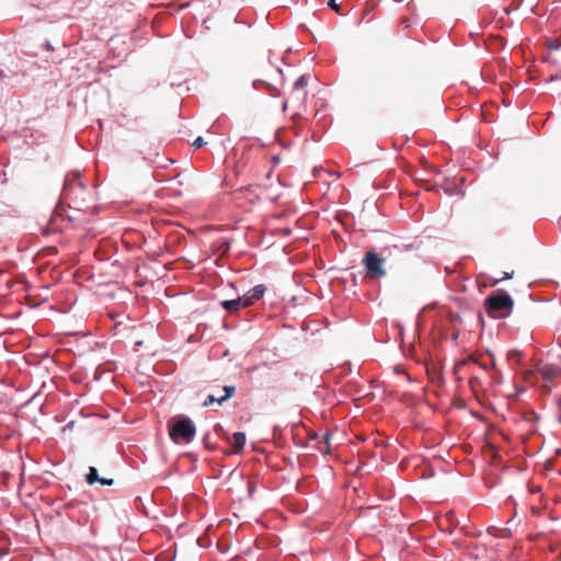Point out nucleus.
I'll use <instances>...</instances> for the list:
<instances>
[{
  "mask_svg": "<svg viewBox=\"0 0 561 561\" xmlns=\"http://www.w3.org/2000/svg\"><path fill=\"white\" fill-rule=\"evenodd\" d=\"M91 197V192L80 181V174L67 175L61 193V198L69 207L78 210H85L87 202Z\"/></svg>",
  "mask_w": 561,
  "mask_h": 561,
  "instance_id": "f257e3e1",
  "label": "nucleus"
},
{
  "mask_svg": "<svg viewBox=\"0 0 561 561\" xmlns=\"http://www.w3.org/2000/svg\"><path fill=\"white\" fill-rule=\"evenodd\" d=\"M484 307L490 317L506 318L512 313L514 300L506 291L496 290L485 298Z\"/></svg>",
  "mask_w": 561,
  "mask_h": 561,
  "instance_id": "f03ea898",
  "label": "nucleus"
},
{
  "mask_svg": "<svg viewBox=\"0 0 561 561\" xmlns=\"http://www.w3.org/2000/svg\"><path fill=\"white\" fill-rule=\"evenodd\" d=\"M195 434L196 427L188 417H181L169 424V436L175 444H190Z\"/></svg>",
  "mask_w": 561,
  "mask_h": 561,
  "instance_id": "7ed1b4c3",
  "label": "nucleus"
},
{
  "mask_svg": "<svg viewBox=\"0 0 561 561\" xmlns=\"http://www.w3.org/2000/svg\"><path fill=\"white\" fill-rule=\"evenodd\" d=\"M362 262L369 278H382L387 275L383 267L386 257L380 256L375 250L367 251Z\"/></svg>",
  "mask_w": 561,
  "mask_h": 561,
  "instance_id": "20e7f679",
  "label": "nucleus"
},
{
  "mask_svg": "<svg viewBox=\"0 0 561 561\" xmlns=\"http://www.w3.org/2000/svg\"><path fill=\"white\" fill-rule=\"evenodd\" d=\"M535 371H538L546 381H552L556 378H558L561 374V369L556 365H537L535 370H525L523 373L524 379L528 382H535Z\"/></svg>",
  "mask_w": 561,
  "mask_h": 561,
  "instance_id": "39448f33",
  "label": "nucleus"
},
{
  "mask_svg": "<svg viewBox=\"0 0 561 561\" xmlns=\"http://www.w3.org/2000/svg\"><path fill=\"white\" fill-rule=\"evenodd\" d=\"M308 84V77L307 76H300L294 83V89L291 91L290 98L294 102H297L299 104H304L307 92L305 91L306 87Z\"/></svg>",
  "mask_w": 561,
  "mask_h": 561,
  "instance_id": "423d86ee",
  "label": "nucleus"
},
{
  "mask_svg": "<svg viewBox=\"0 0 561 561\" xmlns=\"http://www.w3.org/2000/svg\"><path fill=\"white\" fill-rule=\"evenodd\" d=\"M220 305L226 311L230 313H234L239 311L241 308H244L240 297H238L237 299L224 300L220 302Z\"/></svg>",
  "mask_w": 561,
  "mask_h": 561,
  "instance_id": "0eeeda50",
  "label": "nucleus"
},
{
  "mask_svg": "<svg viewBox=\"0 0 561 561\" xmlns=\"http://www.w3.org/2000/svg\"><path fill=\"white\" fill-rule=\"evenodd\" d=\"M232 445L234 448V453L239 454L243 450L245 445V435L242 432H237L232 435Z\"/></svg>",
  "mask_w": 561,
  "mask_h": 561,
  "instance_id": "6e6552de",
  "label": "nucleus"
},
{
  "mask_svg": "<svg viewBox=\"0 0 561 561\" xmlns=\"http://www.w3.org/2000/svg\"><path fill=\"white\" fill-rule=\"evenodd\" d=\"M224 391H225V394L219 397L217 400L218 404H222L225 401L230 399L236 392V387L234 386H225Z\"/></svg>",
  "mask_w": 561,
  "mask_h": 561,
  "instance_id": "1a4fd4ad",
  "label": "nucleus"
},
{
  "mask_svg": "<svg viewBox=\"0 0 561 561\" xmlns=\"http://www.w3.org/2000/svg\"><path fill=\"white\" fill-rule=\"evenodd\" d=\"M266 288L264 285L260 284L251 288L248 293L255 299L259 300L263 297Z\"/></svg>",
  "mask_w": 561,
  "mask_h": 561,
  "instance_id": "9d476101",
  "label": "nucleus"
},
{
  "mask_svg": "<svg viewBox=\"0 0 561 561\" xmlns=\"http://www.w3.org/2000/svg\"><path fill=\"white\" fill-rule=\"evenodd\" d=\"M85 479H87V482L91 485L94 484L95 482H99L100 477H99V472L95 467L89 468V472L85 476Z\"/></svg>",
  "mask_w": 561,
  "mask_h": 561,
  "instance_id": "9b49d317",
  "label": "nucleus"
},
{
  "mask_svg": "<svg viewBox=\"0 0 561 561\" xmlns=\"http://www.w3.org/2000/svg\"><path fill=\"white\" fill-rule=\"evenodd\" d=\"M508 362H514L516 364H520L522 352L518 350H512L506 355Z\"/></svg>",
  "mask_w": 561,
  "mask_h": 561,
  "instance_id": "f8f14e48",
  "label": "nucleus"
},
{
  "mask_svg": "<svg viewBox=\"0 0 561 561\" xmlns=\"http://www.w3.org/2000/svg\"><path fill=\"white\" fill-rule=\"evenodd\" d=\"M240 299L244 308L252 306L256 301L249 293L241 296Z\"/></svg>",
  "mask_w": 561,
  "mask_h": 561,
  "instance_id": "ddd939ff",
  "label": "nucleus"
},
{
  "mask_svg": "<svg viewBox=\"0 0 561 561\" xmlns=\"http://www.w3.org/2000/svg\"><path fill=\"white\" fill-rule=\"evenodd\" d=\"M330 437H331V436H330V434H329V433H325V434L323 435V443L325 444V447L320 446V447H319V449H320L321 451H323V453H329V450H330Z\"/></svg>",
  "mask_w": 561,
  "mask_h": 561,
  "instance_id": "4468645a",
  "label": "nucleus"
},
{
  "mask_svg": "<svg viewBox=\"0 0 561 561\" xmlns=\"http://www.w3.org/2000/svg\"><path fill=\"white\" fill-rule=\"evenodd\" d=\"M513 274L514 272H511V273H507V272H503L502 273V276L497 279H495L492 285H496L501 280H505V279H511L513 277Z\"/></svg>",
  "mask_w": 561,
  "mask_h": 561,
  "instance_id": "2eb2a0df",
  "label": "nucleus"
},
{
  "mask_svg": "<svg viewBox=\"0 0 561 561\" xmlns=\"http://www.w3.org/2000/svg\"><path fill=\"white\" fill-rule=\"evenodd\" d=\"M328 5L336 13L341 14V8L340 4L336 3V0H328Z\"/></svg>",
  "mask_w": 561,
  "mask_h": 561,
  "instance_id": "dca6fc26",
  "label": "nucleus"
},
{
  "mask_svg": "<svg viewBox=\"0 0 561 561\" xmlns=\"http://www.w3.org/2000/svg\"><path fill=\"white\" fill-rule=\"evenodd\" d=\"M218 398H216L215 396L213 394H209L206 400L204 401L203 403V407H209L210 404L217 402Z\"/></svg>",
  "mask_w": 561,
  "mask_h": 561,
  "instance_id": "f3484780",
  "label": "nucleus"
},
{
  "mask_svg": "<svg viewBox=\"0 0 561 561\" xmlns=\"http://www.w3.org/2000/svg\"><path fill=\"white\" fill-rule=\"evenodd\" d=\"M492 368H493V373H494L493 378H494L497 382H501V381H502V375H501V373L495 368V363H494V362L492 363Z\"/></svg>",
  "mask_w": 561,
  "mask_h": 561,
  "instance_id": "a211bd4d",
  "label": "nucleus"
},
{
  "mask_svg": "<svg viewBox=\"0 0 561 561\" xmlns=\"http://www.w3.org/2000/svg\"><path fill=\"white\" fill-rule=\"evenodd\" d=\"M204 145H205V141H204L203 137H197V138L194 140V142H193V146H194L195 148H201V147H203Z\"/></svg>",
  "mask_w": 561,
  "mask_h": 561,
  "instance_id": "6ab92c4d",
  "label": "nucleus"
},
{
  "mask_svg": "<svg viewBox=\"0 0 561 561\" xmlns=\"http://www.w3.org/2000/svg\"><path fill=\"white\" fill-rule=\"evenodd\" d=\"M99 482L102 485H112L114 483L113 479L100 478Z\"/></svg>",
  "mask_w": 561,
  "mask_h": 561,
  "instance_id": "aec40b11",
  "label": "nucleus"
},
{
  "mask_svg": "<svg viewBox=\"0 0 561 561\" xmlns=\"http://www.w3.org/2000/svg\"><path fill=\"white\" fill-rule=\"evenodd\" d=\"M549 48L550 49H559L560 48V44L558 42H552L549 44Z\"/></svg>",
  "mask_w": 561,
  "mask_h": 561,
  "instance_id": "412c9836",
  "label": "nucleus"
},
{
  "mask_svg": "<svg viewBox=\"0 0 561 561\" xmlns=\"http://www.w3.org/2000/svg\"><path fill=\"white\" fill-rule=\"evenodd\" d=\"M530 510H531V513H533L534 515H539V514H540V508H539L538 506L533 505V506L530 507Z\"/></svg>",
  "mask_w": 561,
  "mask_h": 561,
  "instance_id": "4be33fe9",
  "label": "nucleus"
},
{
  "mask_svg": "<svg viewBox=\"0 0 561 561\" xmlns=\"http://www.w3.org/2000/svg\"><path fill=\"white\" fill-rule=\"evenodd\" d=\"M2 541H3V545H2V546H0V552H1V553H5V552L8 551L7 543H5V541H4V540H2Z\"/></svg>",
  "mask_w": 561,
  "mask_h": 561,
  "instance_id": "5701e85b",
  "label": "nucleus"
},
{
  "mask_svg": "<svg viewBox=\"0 0 561 561\" xmlns=\"http://www.w3.org/2000/svg\"><path fill=\"white\" fill-rule=\"evenodd\" d=\"M271 159H272V161H273L274 163H279V162H280V160H282L279 156H272V158H271Z\"/></svg>",
  "mask_w": 561,
  "mask_h": 561,
  "instance_id": "b1692460",
  "label": "nucleus"
},
{
  "mask_svg": "<svg viewBox=\"0 0 561 561\" xmlns=\"http://www.w3.org/2000/svg\"><path fill=\"white\" fill-rule=\"evenodd\" d=\"M540 491H541L540 486H533V488H530V492L534 493V494L535 493H539Z\"/></svg>",
  "mask_w": 561,
  "mask_h": 561,
  "instance_id": "393cba45",
  "label": "nucleus"
},
{
  "mask_svg": "<svg viewBox=\"0 0 561 561\" xmlns=\"http://www.w3.org/2000/svg\"><path fill=\"white\" fill-rule=\"evenodd\" d=\"M476 381H478V378H476V377H474V378H471V379H470V385H471V386H473V383H474Z\"/></svg>",
  "mask_w": 561,
  "mask_h": 561,
  "instance_id": "a878e982",
  "label": "nucleus"
}]
</instances>
